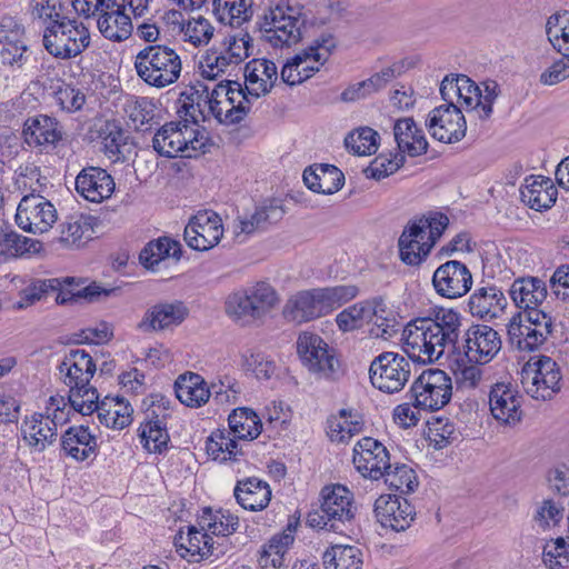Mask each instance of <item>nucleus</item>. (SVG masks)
<instances>
[{
    "label": "nucleus",
    "instance_id": "1",
    "mask_svg": "<svg viewBox=\"0 0 569 569\" xmlns=\"http://www.w3.org/2000/svg\"><path fill=\"white\" fill-rule=\"evenodd\" d=\"M460 325V315L452 309H442L433 318L411 320L402 329L403 351L413 361L435 363L456 345Z\"/></svg>",
    "mask_w": 569,
    "mask_h": 569
},
{
    "label": "nucleus",
    "instance_id": "2",
    "mask_svg": "<svg viewBox=\"0 0 569 569\" xmlns=\"http://www.w3.org/2000/svg\"><path fill=\"white\" fill-rule=\"evenodd\" d=\"M357 513L353 493L340 483L325 486L320 491L319 509L310 512L311 528L346 535L351 530Z\"/></svg>",
    "mask_w": 569,
    "mask_h": 569
},
{
    "label": "nucleus",
    "instance_id": "3",
    "mask_svg": "<svg viewBox=\"0 0 569 569\" xmlns=\"http://www.w3.org/2000/svg\"><path fill=\"white\" fill-rule=\"evenodd\" d=\"M305 23L303 6L292 0H280L263 13L259 30L272 48L283 49L300 42Z\"/></svg>",
    "mask_w": 569,
    "mask_h": 569
},
{
    "label": "nucleus",
    "instance_id": "4",
    "mask_svg": "<svg viewBox=\"0 0 569 569\" xmlns=\"http://www.w3.org/2000/svg\"><path fill=\"white\" fill-rule=\"evenodd\" d=\"M199 122L187 118L164 123L152 138V148L164 158H196L207 151L209 138Z\"/></svg>",
    "mask_w": 569,
    "mask_h": 569
},
{
    "label": "nucleus",
    "instance_id": "5",
    "mask_svg": "<svg viewBox=\"0 0 569 569\" xmlns=\"http://www.w3.org/2000/svg\"><path fill=\"white\" fill-rule=\"evenodd\" d=\"M96 370L92 357L82 349L70 350L59 365L60 378L69 388L68 402L73 410H89L93 400L98 399L97 389L90 386Z\"/></svg>",
    "mask_w": 569,
    "mask_h": 569
},
{
    "label": "nucleus",
    "instance_id": "6",
    "mask_svg": "<svg viewBox=\"0 0 569 569\" xmlns=\"http://www.w3.org/2000/svg\"><path fill=\"white\" fill-rule=\"evenodd\" d=\"M133 66L138 77L157 89L176 83L182 71L179 53L166 44H148L136 54Z\"/></svg>",
    "mask_w": 569,
    "mask_h": 569
},
{
    "label": "nucleus",
    "instance_id": "7",
    "mask_svg": "<svg viewBox=\"0 0 569 569\" xmlns=\"http://www.w3.org/2000/svg\"><path fill=\"white\" fill-rule=\"evenodd\" d=\"M280 302L277 290L266 281H258L231 292L224 310L236 322L249 323L263 320Z\"/></svg>",
    "mask_w": 569,
    "mask_h": 569
},
{
    "label": "nucleus",
    "instance_id": "8",
    "mask_svg": "<svg viewBox=\"0 0 569 569\" xmlns=\"http://www.w3.org/2000/svg\"><path fill=\"white\" fill-rule=\"evenodd\" d=\"M68 403L62 396H51L44 412H36L21 422L22 439L32 452H43L57 440L58 426L68 421Z\"/></svg>",
    "mask_w": 569,
    "mask_h": 569
},
{
    "label": "nucleus",
    "instance_id": "9",
    "mask_svg": "<svg viewBox=\"0 0 569 569\" xmlns=\"http://www.w3.org/2000/svg\"><path fill=\"white\" fill-rule=\"evenodd\" d=\"M43 47L54 58L69 60L86 51L91 43L89 27L78 18L66 17L43 28Z\"/></svg>",
    "mask_w": 569,
    "mask_h": 569
},
{
    "label": "nucleus",
    "instance_id": "10",
    "mask_svg": "<svg viewBox=\"0 0 569 569\" xmlns=\"http://www.w3.org/2000/svg\"><path fill=\"white\" fill-rule=\"evenodd\" d=\"M72 7L86 18L97 17L98 30L110 41L122 42L132 33L131 18L117 0H72Z\"/></svg>",
    "mask_w": 569,
    "mask_h": 569
},
{
    "label": "nucleus",
    "instance_id": "11",
    "mask_svg": "<svg viewBox=\"0 0 569 569\" xmlns=\"http://www.w3.org/2000/svg\"><path fill=\"white\" fill-rule=\"evenodd\" d=\"M521 385L532 399L550 400L561 390V368L548 356L532 357L522 367Z\"/></svg>",
    "mask_w": 569,
    "mask_h": 569
},
{
    "label": "nucleus",
    "instance_id": "12",
    "mask_svg": "<svg viewBox=\"0 0 569 569\" xmlns=\"http://www.w3.org/2000/svg\"><path fill=\"white\" fill-rule=\"evenodd\" d=\"M409 393L415 408L426 411L440 410L451 399V378L440 369L425 370L412 382Z\"/></svg>",
    "mask_w": 569,
    "mask_h": 569
},
{
    "label": "nucleus",
    "instance_id": "13",
    "mask_svg": "<svg viewBox=\"0 0 569 569\" xmlns=\"http://www.w3.org/2000/svg\"><path fill=\"white\" fill-rule=\"evenodd\" d=\"M410 373L411 366L408 359L391 351L377 356L369 368L371 385L386 393L401 391L408 382Z\"/></svg>",
    "mask_w": 569,
    "mask_h": 569
},
{
    "label": "nucleus",
    "instance_id": "14",
    "mask_svg": "<svg viewBox=\"0 0 569 569\" xmlns=\"http://www.w3.org/2000/svg\"><path fill=\"white\" fill-rule=\"evenodd\" d=\"M14 219L23 231L41 234L53 227L58 220V212L46 197L33 190L21 198Z\"/></svg>",
    "mask_w": 569,
    "mask_h": 569
},
{
    "label": "nucleus",
    "instance_id": "15",
    "mask_svg": "<svg viewBox=\"0 0 569 569\" xmlns=\"http://www.w3.org/2000/svg\"><path fill=\"white\" fill-rule=\"evenodd\" d=\"M297 351L309 371L320 378H336L340 367L339 360L320 336L302 332L297 341Z\"/></svg>",
    "mask_w": 569,
    "mask_h": 569
},
{
    "label": "nucleus",
    "instance_id": "16",
    "mask_svg": "<svg viewBox=\"0 0 569 569\" xmlns=\"http://www.w3.org/2000/svg\"><path fill=\"white\" fill-rule=\"evenodd\" d=\"M234 81H221L209 88L202 83L190 87L181 93V107L179 113H184V117L193 119L196 122L204 121V108L213 104L218 100L232 99L231 90H233Z\"/></svg>",
    "mask_w": 569,
    "mask_h": 569
},
{
    "label": "nucleus",
    "instance_id": "17",
    "mask_svg": "<svg viewBox=\"0 0 569 569\" xmlns=\"http://www.w3.org/2000/svg\"><path fill=\"white\" fill-rule=\"evenodd\" d=\"M432 138L440 142L453 143L466 136L467 123L457 104H440L433 108L426 120Z\"/></svg>",
    "mask_w": 569,
    "mask_h": 569
},
{
    "label": "nucleus",
    "instance_id": "18",
    "mask_svg": "<svg viewBox=\"0 0 569 569\" xmlns=\"http://www.w3.org/2000/svg\"><path fill=\"white\" fill-rule=\"evenodd\" d=\"M462 338L465 356L468 361L475 363H489L502 347L499 332L487 325H471Z\"/></svg>",
    "mask_w": 569,
    "mask_h": 569
},
{
    "label": "nucleus",
    "instance_id": "19",
    "mask_svg": "<svg viewBox=\"0 0 569 569\" xmlns=\"http://www.w3.org/2000/svg\"><path fill=\"white\" fill-rule=\"evenodd\" d=\"M183 236L191 249L207 251L220 242L223 236L222 220L214 211H199L190 218Z\"/></svg>",
    "mask_w": 569,
    "mask_h": 569
},
{
    "label": "nucleus",
    "instance_id": "20",
    "mask_svg": "<svg viewBox=\"0 0 569 569\" xmlns=\"http://www.w3.org/2000/svg\"><path fill=\"white\" fill-rule=\"evenodd\" d=\"M472 273L459 260H449L440 264L433 272L432 286L437 295L447 299H458L470 291Z\"/></svg>",
    "mask_w": 569,
    "mask_h": 569
},
{
    "label": "nucleus",
    "instance_id": "21",
    "mask_svg": "<svg viewBox=\"0 0 569 569\" xmlns=\"http://www.w3.org/2000/svg\"><path fill=\"white\" fill-rule=\"evenodd\" d=\"M522 397L510 382H497L489 391L490 413L502 426L515 427L523 416Z\"/></svg>",
    "mask_w": 569,
    "mask_h": 569
},
{
    "label": "nucleus",
    "instance_id": "22",
    "mask_svg": "<svg viewBox=\"0 0 569 569\" xmlns=\"http://www.w3.org/2000/svg\"><path fill=\"white\" fill-rule=\"evenodd\" d=\"M352 461L356 469L371 480L381 479L391 466L387 448L370 437H365L356 443Z\"/></svg>",
    "mask_w": 569,
    "mask_h": 569
},
{
    "label": "nucleus",
    "instance_id": "23",
    "mask_svg": "<svg viewBox=\"0 0 569 569\" xmlns=\"http://www.w3.org/2000/svg\"><path fill=\"white\" fill-rule=\"evenodd\" d=\"M224 383L221 381L220 385H212L208 387L206 380L198 373L188 372L179 376L174 383L176 396L181 403L191 407L199 408L203 406L211 396L214 399L222 401L223 397L229 398L223 391Z\"/></svg>",
    "mask_w": 569,
    "mask_h": 569
},
{
    "label": "nucleus",
    "instance_id": "24",
    "mask_svg": "<svg viewBox=\"0 0 569 569\" xmlns=\"http://www.w3.org/2000/svg\"><path fill=\"white\" fill-rule=\"evenodd\" d=\"M507 305V298L500 287L482 282L469 296L467 308L472 317L491 321L501 316Z\"/></svg>",
    "mask_w": 569,
    "mask_h": 569
},
{
    "label": "nucleus",
    "instance_id": "25",
    "mask_svg": "<svg viewBox=\"0 0 569 569\" xmlns=\"http://www.w3.org/2000/svg\"><path fill=\"white\" fill-rule=\"evenodd\" d=\"M375 513L382 527L397 532L409 528L416 515L407 499L391 495H381L376 500Z\"/></svg>",
    "mask_w": 569,
    "mask_h": 569
},
{
    "label": "nucleus",
    "instance_id": "26",
    "mask_svg": "<svg viewBox=\"0 0 569 569\" xmlns=\"http://www.w3.org/2000/svg\"><path fill=\"white\" fill-rule=\"evenodd\" d=\"M116 183L111 174L100 167H86L76 178V190L90 202L100 203L114 192Z\"/></svg>",
    "mask_w": 569,
    "mask_h": 569
},
{
    "label": "nucleus",
    "instance_id": "27",
    "mask_svg": "<svg viewBox=\"0 0 569 569\" xmlns=\"http://www.w3.org/2000/svg\"><path fill=\"white\" fill-rule=\"evenodd\" d=\"M336 47L337 41L331 33H321L307 48L292 57L293 61L299 63L302 81L310 79L320 71Z\"/></svg>",
    "mask_w": 569,
    "mask_h": 569
},
{
    "label": "nucleus",
    "instance_id": "28",
    "mask_svg": "<svg viewBox=\"0 0 569 569\" xmlns=\"http://www.w3.org/2000/svg\"><path fill=\"white\" fill-rule=\"evenodd\" d=\"M24 142L31 148H54L62 140V127L56 118L37 114L23 124Z\"/></svg>",
    "mask_w": 569,
    "mask_h": 569
},
{
    "label": "nucleus",
    "instance_id": "29",
    "mask_svg": "<svg viewBox=\"0 0 569 569\" xmlns=\"http://www.w3.org/2000/svg\"><path fill=\"white\" fill-rule=\"evenodd\" d=\"M278 79L277 67L267 59H252L244 67V93L253 102L268 94Z\"/></svg>",
    "mask_w": 569,
    "mask_h": 569
},
{
    "label": "nucleus",
    "instance_id": "30",
    "mask_svg": "<svg viewBox=\"0 0 569 569\" xmlns=\"http://www.w3.org/2000/svg\"><path fill=\"white\" fill-rule=\"evenodd\" d=\"M87 410L86 408H77L76 411L82 415H91L97 411L99 421L108 428L123 429L132 421L133 409L124 398L106 397L103 400H93V405Z\"/></svg>",
    "mask_w": 569,
    "mask_h": 569
},
{
    "label": "nucleus",
    "instance_id": "31",
    "mask_svg": "<svg viewBox=\"0 0 569 569\" xmlns=\"http://www.w3.org/2000/svg\"><path fill=\"white\" fill-rule=\"evenodd\" d=\"M232 99L218 100L213 104L206 107L208 113L212 114L219 123L230 126L240 123L249 113L252 101L248 93H244L239 82H233L231 90Z\"/></svg>",
    "mask_w": 569,
    "mask_h": 569
},
{
    "label": "nucleus",
    "instance_id": "32",
    "mask_svg": "<svg viewBox=\"0 0 569 569\" xmlns=\"http://www.w3.org/2000/svg\"><path fill=\"white\" fill-rule=\"evenodd\" d=\"M187 315L188 309L180 301L157 303L144 312L141 321L138 323V329L142 332L164 330L179 326Z\"/></svg>",
    "mask_w": 569,
    "mask_h": 569
},
{
    "label": "nucleus",
    "instance_id": "33",
    "mask_svg": "<svg viewBox=\"0 0 569 569\" xmlns=\"http://www.w3.org/2000/svg\"><path fill=\"white\" fill-rule=\"evenodd\" d=\"M318 289L300 291L284 305L283 317L288 321L302 323L326 315Z\"/></svg>",
    "mask_w": 569,
    "mask_h": 569
},
{
    "label": "nucleus",
    "instance_id": "34",
    "mask_svg": "<svg viewBox=\"0 0 569 569\" xmlns=\"http://www.w3.org/2000/svg\"><path fill=\"white\" fill-rule=\"evenodd\" d=\"M233 495L243 509L261 511L268 507L272 492L268 482L249 477L237 481Z\"/></svg>",
    "mask_w": 569,
    "mask_h": 569
},
{
    "label": "nucleus",
    "instance_id": "35",
    "mask_svg": "<svg viewBox=\"0 0 569 569\" xmlns=\"http://www.w3.org/2000/svg\"><path fill=\"white\" fill-rule=\"evenodd\" d=\"M521 200L536 211L549 209L557 200V189L549 178L530 176L520 188Z\"/></svg>",
    "mask_w": 569,
    "mask_h": 569
},
{
    "label": "nucleus",
    "instance_id": "36",
    "mask_svg": "<svg viewBox=\"0 0 569 569\" xmlns=\"http://www.w3.org/2000/svg\"><path fill=\"white\" fill-rule=\"evenodd\" d=\"M393 134L400 154L418 157L427 152L428 141L412 118H401L395 122Z\"/></svg>",
    "mask_w": 569,
    "mask_h": 569
},
{
    "label": "nucleus",
    "instance_id": "37",
    "mask_svg": "<svg viewBox=\"0 0 569 569\" xmlns=\"http://www.w3.org/2000/svg\"><path fill=\"white\" fill-rule=\"evenodd\" d=\"M547 286L537 277H522L516 279L509 295L515 305L525 311L539 307L547 298Z\"/></svg>",
    "mask_w": 569,
    "mask_h": 569
},
{
    "label": "nucleus",
    "instance_id": "38",
    "mask_svg": "<svg viewBox=\"0 0 569 569\" xmlns=\"http://www.w3.org/2000/svg\"><path fill=\"white\" fill-rule=\"evenodd\" d=\"M61 448L63 452L77 461H84L91 455H96L98 445L97 438L88 427H69L61 436Z\"/></svg>",
    "mask_w": 569,
    "mask_h": 569
},
{
    "label": "nucleus",
    "instance_id": "39",
    "mask_svg": "<svg viewBox=\"0 0 569 569\" xmlns=\"http://www.w3.org/2000/svg\"><path fill=\"white\" fill-rule=\"evenodd\" d=\"M93 233V218L82 213H72L59 224L58 241L66 248H80Z\"/></svg>",
    "mask_w": 569,
    "mask_h": 569
},
{
    "label": "nucleus",
    "instance_id": "40",
    "mask_svg": "<svg viewBox=\"0 0 569 569\" xmlns=\"http://www.w3.org/2000/svg\"><path fill=\"white\" fill-rule=\"evenodd\" d=\"M303 182L308 189L322 194H332L339 191L345 181V176L332 164H317L303 171Z\"/></svg>",
    "mask_w": 569,
    "mask_h": 569
},
{
    "label": "nucleus",
    "instance_id": "41",
    "mask_svg": "<svg viewBox=\"0 0 569 569\" xmlns=\"http://www.w3.org/2000/svg\"><path fill=\"white\" fill-rule=\"evenodd\" d=\"M398 247L401 261L409 266H419L433 248L432 241L421 236V229L410 224L402 231Z\"/></svg>",
    "mask_w": 569,
    "mask_h": 569
},
{
    "label": "nucleus",
    "instance_id": "42",
    "mask_svg": "<svg viewBox=\"0 0 569 569\" xmlns=\"http://www.w3.org/2000/svg\"><path fill=\"white\" fill-rule=\"evenodd\" d=\"M154 407V401H152V408L147 410L146 420L141 423L139 430L143 447L149 452L160 453L167 448L170 438L166 422L160 418Z\"/></svg>",
    "mask_w": 569,
    "mask_h": 569
},
{
    "label": "nucleus",
    "instance_id": "43",
    "mask_svg": "<svg viewBox=\"0 0 569 569\" xmlns=\"http://www.w3.org/2000/svg\"><path fill=\"white\" fill-rule=\"evenodd\" d=\"M291 533L280 532L262 545L258 558L261 569H281L286 566V555L293 543Z\"/></svg>",
    "mask_w": 569,
    "mask_h": 569
},
{
    "label": "nucleus",
    "instance_id": "44",
    "mask_svg": "<svg viewBox=\"0 0 569 569\" xmlns=\"http://www.w3.org/2000/svg\"><path fill=\"white\" fill-rule=\"evenodd\" d=\"M218 52L226 57L232 68L239 66L250 54L252 38L243 30L227 33L223 39L213 46Z\"/></svg>",
    "mask_w": 569,
    "mask_h": 569
},
{
    "label": "nucleus",
    "instance_id": "45",
    "mask_svg": "<svg viewBox=\"0 0 569 569\" xmlns=\"http://www.w3.org/2000/svg\"><path fill=\"white\" fill-rule=\"evenodd\" d=\"M325 569H362L363 553L360 548L350 545H336L322 556Z\"/></svg>",
    "mask_w": 569,
    "mask_h": 569
},
{
    "label": "nucleus",
    "instance_id": "46",
    "mask_svg": "<svg viewBox=\"0 0 569 569\" xmlns=\"http://www.w3.org/2000/svg\"><path fill=\"white\" fill-rule=\"evenodd\" d=\"M180 253L179 242L168 237H161L144 246L139 254V261L146 269L154 270L162 260L170 257L179 259Z\"/></svg>",
    "mask_w": 569,
    "mask_h": 569
},
{
    "label": "nucleus",
    "instance_id": "47",
    "mask_svg": "<svg viewBox=\"0 0 569 569\" xmlns=\"http://www.w3.org/2000/svg\"><path fill=\"white\" fill-rule=\"evenodd\" d=\"M212 4L218 21L233 28H239L252 16L251 0H213Z\"/></svg>",
    "mask_w": 569,
    "mask_h": 569
},
{
    "label": "nucleus",
    "instance_id": "48",
    "mask_svg": "<svg viewBox=\"0 0 569 569\" xmlns=\"http://www.w3.org/2000/svg\"><path fill=\"white\" fill-rule=\"evenodd\" d=\"M229 431L241 440H253L262 430L258 415L249 408H237L228 417Z\"/></svg>",
    "mask_w": 569,
    "mask_h": 569
},
{
    "label": "nucleus",
    "instance_id": "49",
    "mask_svg": "<svg viewBox=\"0 0 569 569\" xmlns=\"http://www.w3.org/2000/svg\"><path fill=\"white\" fill-rule=\"evenodd\" d=\"M375 315H372L369 330L373 338L389 340L401 331L402 325L397 320L391 310L387 308L381 298H375Z\"/></svg>",
    "mask_w": 569,
    "mask_h": 569
},
{
    "label": "nucleus",
    "instance_id": "50",
    "mask_svg": "<svg viewBox=\"0 0 569 569\" xmlns=\"http://www.w3.org/2000/svg\"><path fill=\"white\" fill-rule=\"evenodd\" d=\"M327 425V433L336 442H348L362 429L359 416L347 409H341L338 416L329 418Z\"/></svg>",
    "mask_w": 569,
    "mask_h": 569
},
{
    "label": "nucleus",
    "instance_id": "51",
    "mask_svg": "<svg viewBox=\"0 0 569 569\" xmlns=\"http://www.w3.org/2000/svg\"><path fill=\"white\" fill-rule=\"evenodd\" d=\"M508 335L512 346L521 351H535L541 347L548 337L542 331L527 326L522 321L512 320L508 326Z\"/></svg>",
    "mask_w": 569,
    "mask_h": 569
},
{
    "label": "nucleus",
    "instance_id": "52",
    "mask_svg": "<svg viewBox=\"0 0 569 569\" xmlns=\"http://www.w3.org/2000/svg\"><path fill=\"white\" fill-rule=\"evenodd\" d=\"M198 525L201 530L212 536H229L233 533L239 526L237 517L226 515L222 511L213 512L210 508H204L198 518Z\"/></svg>",
    "mask_w": 569,
    "mask_h": 569
},
{
    "label": "nucleus",
    "instance_id": "53",
    "mask_svg": "<svg viewBox=\"0 0 569 569\" xmlns=\"http://www.w3.org/2000/svg\"><path fill=\"white\" fill-rule=\"evenodd\" d=\"M206 449L213 460L220 462L237 460V457L241 455L237 441L230 438V431L226 429L213 431L207 441Z\"/></svg>",
    "mask_w": 569,
    "mask_h": 569
},
{
    "label": "nucleus",
    "instance_id": "54",
    "mask_svg": "<svg viewBox=\"0 0 569 569\" xmlns=\"http://www.w3.org/2000/svg\"><path fill=\"white\" fill-rule=\"evenodd\" d=\"M375 299L355 303L337 315L336 322L340 330L351 331L371 321Z\"/></svg>",
    "mask_w": 569,
    "mask_h": 569
},
{
    "label": "nucleus",
    "instance_id": "55",
    "mask_svg": "<svg viewBox=\"0 0 569 569\" xmlns=\"http://www.w3.org/2000/svg\"><path fill=\"white\" fill-rule=\"evenodd\" d=\"M213 26L202 17L183 20L179 27L181 40L193 47L208 44L213 37Z\"/></svg>",
    "mask_w": 569,
    "mask_h": 569
},
{
    "label": "nucleus",
    "instance_id": "56",
    "mask_svg": "<svg viewBox=\"0 0 569 569\" xmlns=\"http://www.w3.org/2000/svg\"><path fill=\"white\" fill-rule=\"evenodd\" d=\"M546 33L552 47L569 57V12L557 13L547 20Z\"/></svg>",
    "mask_w": 569,
    "mask_h": 569
},
{
    "label": "nucleus",
    "instance_id": "57",
    "mask_svg": "<svg viewBox=\"0 0 569 569\" xmlns=\"http://www.w3.org/2000/svg\"><path fill=\"white\" fill-rule=\"evenodd\" d=\"M42 243L16 231L3 232L0 236V251L10 257H22L26 253L39 252Z\"/></svg>",
    "mask_w": 569,
    "mask_h": 569
},
{
    "label": "nucleus",
    "instance_id": "58",
    "mask_svg": "<svg viewBox=\"0 0 569 569\" xmlns=\"http://www.w3.org/2000/svg\"><path fill=\"white\" fill-rule=\"evenodd\" d=\"M385 482L390 489L400 493L413 492L418 487V478L416 471L408 465L397 463L390 466V468L383 475Z\"/></svg>",
    "mask_w": 569,
    "mask_h": 569
},
{
    "label": "nucleus",
    "instance_id": "59",
    "mask_svg": "<svg viewBox=\"0 0 569 569\" xmlns=\"http://www.w3.org/2000/svg\"><path fill=\"white\" fill-rule=\"evenodd\" d=\"M379 133L369 128L362 127L349 133L345 139V144L353 154L369 156L378 150Z\"/></svg>",
    "mask_w": 569,
    "mask_h": 569
},
{
    "label": "nucleus",
    "instance_id": "60",
    "mask_svg": "<svg viewBox=\"0 0 569 569\" xmlns=\"http://www.w3.org/2000/svg\"><path fill=\"white\" fill-rule=\"evenodd\" d=\"M181 548H184L189 555L187 556H199L200 558H209L214 553L213 538L209 532L198 530L196 527H190L187 535V545L181 543Z\"/></svg>",
    "mask_w": 569,
    "mask_h": 569
},
{
    "label": "nucleus",
    "instance_id": "61",
    "mask_svg": "<svg viewBox=\"0 0 569 569\" xmlns=\"http://www.w3.org/2000/svg\"><path fill=\"white\" fill-rule=\"evenodd\" d=\"M542 562L548 569H569V542L561 537L547 542Z\"/></svg>",
    "mask_w": 569,
    "mask_h": 569
},
{
    "label": "nucleus",
    "instance_id": "62",
    "mask_svg": "<svg viewBox=\"0 0 569 569\" xmlns=\"http://www.w3.org/2000/svg\"><path fill=\"white\" fill-rule=\"evenodd\" d=\"M31 14L46 27H51L60 22L67 16L63 14V3L61 0H31Z\"/></svg>",
    "mask_w": 569,
    "mask_h": 569
},
{
    "label": "nucleus",
    "instance_id": "63",
    "mask_svg": "<svg viewBox=\"0 0 569 569\" xmlns=\"http://www.w3.org/2000/svg\"><path fill=\"white\" fill-rule=\"evenodd\" d=\"M201 76L208 80H216L221 74L233 68L227 62L226 57L218 52L214 47L208 49L199 60Z\"/></svg>",
    "mask_w": 569,
    "mask_h": 569
},
{
    "label": "nucleus",
    "instance_id": "64",
    "mask_svg": "<svg viewBox=\"0 0 569 569\" xmlns=\"http://www.w3.org/2000/svg\"><path fill=\"white\" fill-rule=\"evenodd\" d=\"M154 104L148 98H133L127 101L124 111L137 130L154 118Z\"/></svg>",
    "mask_w": 569,
    "mask_h": 569
}]
</instances>
